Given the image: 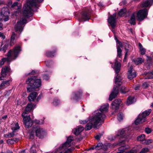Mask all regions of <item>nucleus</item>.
<instances>
[{"instance_id":"f257e3e1","label":"nucleus","mask_w":153,"mask_h":153,"mask_svg":"<svg viewBox=\"0 0 153 153\" xmlns=\"http://www.w3.org/2000/svg\"><path fill=\"white\" fill-rule=\"evenodd\" d=\"M108 106H101L99 110L94 112L93 116L90 117L88 121L80 120L79 122L81 124H84L88 123L86 125L85 129L86 130H90L93 127L97 128V125L102 123L105 117L104 113L106 112L108 109Z\"/></svg>"},{"instance_id":"f03ea898","label":"nucleus","mask_w":153,"mask_h":153,"mask_svg":"<svg viewBox=\"0 0 153 153\" xmlns=\"http://www.w3.org/2000/svg\"><path fill=\"white\" fill-rule=\"evenodd\" d=\"M43 0H27L26 3L23 7L24 16L29 17L31 16L33 13L32 7H36L38 4L42 2Z\"/></svg>"},{"instance_id":"7ed1b4c3","label":"nucleus","mask_w":153,"mask_h":153,"mask_svg":"<svg viewBox=\"0 0 153 153\" xmlns=\"http://www.w3.org/2000/svg\"><path fill=\"white\" fill-rule=\"evenodd\" d=\"M26 82L27 84L29 85L27 87V91L28 92L39 90V88L41 85L40 79L35 76L29 77Z\"/></svg>"},{"instance_id":"20e7f679","label":"nucleus","mask_w":153,"mask_h":153,"mask_svg":"<svg viewBox=\"0 0 153 153\" xmlns=\"http://www.w3.org/2000/svg\"><path fill=\"white\" fill-rule=\"evenodd\" d=\"M21 51V47L20 46H16L13 51L11 50L9 51L7 53V57L2 58L0 62V65H3L4 63L7 61L8 62L15 59L18 56L19 53Z\"/></svg>"},{"instance_id":"39448f33","label":"nucleus","mask_w":153,"mask_h":153,"mask_svg":"<svg viewBox=\"0 0 153 153\" xmlns=\"http://www.w3.org/2000/svg\"><path fill=\"white\" fill-rule=\"evenodd\" d=\"M73 137L69 136L67 139V141L63 144L60 145L59 147L56 149L54 151V153H71L73 150V149H67L72 146L71 142L73 140Z\"/></svg>"},{"instance_id":"423d86ee","label":"nucleus","mask_w":153,"mask_h":153,"mask_svg":"<svg viewBox=\"0 0 153 153\" xmlns=\"http://www.w3.org/2000/svg\"><path fill=\"white\" fill-rule=\"evenodd\" d=\"M120 64L119 62L116 61L114 67L113 68L115 70L117 76L115 79V82L116 84L118 85V86L121 85L122 84L121 79L120 78V76L118 74V73L120 71Z\"/></svg>"},{"instance_id":"0eeeda50","label":"nucleus","mask_w":153,"mask_h":153,"mask_svg":"<svg viewBox=\"0 0 153 153\" xmlns=\"http://www.w3.org/2000/svg\"><path fill=\"white\" fill-rule=\"evenodd\" d=\"M22 116L25 126L28 128L30 127L32 125L33 122L31 119L30 115H27L26 113L23 112L22 114Z\"/></svg>"},{"instance_id":"6e6552de","label":"nucleus","mask_w":153,"mask_h":153,"mask_svg":"<svg viewBox=\"0 0 153 153\" xmlns=\"http://www.w3.org/2000/svg\"><path fill=\"white\" fill-rule=\"evenodd\" d=\"M0 13L2 19L4 21L6 22L9 20V15L10 14V13L7 7H5L2 8L0 12Z\"/></svg>"},{"instance_id":"1a4fd4ad","label":"nucleus","mask_w":153,"mask_h":153,"mask_svg":"<svg viewBox=\"0 0 153 153\" xmlns=\"http://www.w3.org/2000/svg\"><path fill=\"white\" fill-rule=\"evenodd\" d=\"M148 10L146 9L140 10L137 13V17L140 21L143 20L147 16Z\"/></svg>"},{"instance_id":"9d476101","label":"nucleus","mask_w":153,"mask_h":153,"mask_svg":"<svg viewBox=\"0 0 153 153\" xmlns=\"http://www.w3.org/2000/svg\"><path fill=\"white\" fill-rule=\"evenodd\" d=\"M26 23V20L25 18L21 19L20 20L17 22V24L15 26L16 30L21 32L23 29V25Z\"/></svg>"},{"instance_id":"9b49d317","label":"nucleus","mask_w":153,"mask_h":153,"mask_svg":"<svg viewBox=\"0 0 153 153\" xmlns=\"http://www.w3.org/2000/svg\"><path fill=\"white\" fill-rule=\"evenodd\" d=\"M33 130L35 131L36 135L40 138H42L46 134L45 131L39 126L35 127Z\"/></svg>"},{"instance_id":"f8f14e48","label":"nucleus","mask_w":153,"mask_h":153,"mask_svg":"<svg viewBox=\"0 0 153 153\" xmlns=\"http://www.w3.org/2000/svg\"><path fill=\"white\" fill-rule=\"evenodd\" d=\"M19 127L17 123H14L13 124L11 125V129L13 131V132L11 133H9L8 136L9 137H15L16 135V134H15L14 132H16L17 129H19Z\"/></svg>"},{"instance_id":"ddd939ff","label":"nucleus","mask_w":153,"mask_h":153,"mask_svg":"<svg viewBox=\"0 0 153 153\" xmlns=\"http://www.w3.org/2000/svg\"><path fill=\"white\" fill-rule=\"evenodd\" d=\"M139 150V149L137 148H135L132 149L131 150L128 151L126 153H137ZM149 150L148 148L145 147L142 149L141 151L138 153H146L149 152Z\"/></svg>"},{"instance_id":"4468645a","label":"nucleus","mask_w":153,"mask_h":153,"mask_svg":"<svg viewBox=\"0 0 153 153\" xmlns=\"http://www.w3.org/2000/svg\"><path fill=\"white\" fill-rule=\"evenodd\" d=\"M116 13H114L108 19V22L110 24L113 29H114L116 26Z\"/></svg>"},{"instance_id":"2eb2a0df","label":"nucleus","mask_w":153,"mask_h":153,"mask_svg":"<svg viewBox=\"0 0 153 153\" xmlns=\"http://www.w3.org/2000/svg\"><path fill=\"white\" fill-rule=\"evenodd\" d=\"M119 92L118 87L117 86H114L113 90L109 95V100L111 101L117 95Z\"/></svg>"},{"instance_id":"dca6fc26","label":"nucleus","mask_w":153,"mask_h":153,"mask_svg":"<svg viewBox=\"0 0 153 153\" xmlns=\"http://www.w3.org/2000/svg\"><path fill=\"white\" fill-rule=\"evenodd\" d=\"M137 74L136 71L133 69V67L131 66L128 69V78L130 80L132 79L136 76Z\"/></svg>"},{"instance_id":"f3484780","label":"nucleus","mask_w":153,"mask_h":153,"mask_svg":"<svg viewBox=\"0 0 153 153\" xmlns=\"http://www.w3.org/2000/svg\"><path fill=\"white\" fill-rule=\"evenodd\" d=\"M128 130V129L127 128L119 130L116 133V136L120 137H123L125 134H127Z\"/></svg>"},{"instance_id":"a211bd4d","label":"nucleus","mask_w":153,"mask_h":153,"mask_svg":"<svg viewBox=\"0 0 153 153\" xmlns=\"http://www.w3.org/2000/svg\"><path fill=\"white\" fill-rule=\"evenodd\" d=\"M10 68L7 67L5 66L2 68L1 71V76L0 77V80H3L7 74L10 71Z\"/></svg>"},{"instance_id":"6ab92c4d","label":"nucleus","mask_w":153,"mask_h":153,"mask_svg":"<svg viewBox=\"0 0 153 153\" xmlns=\"http://www.w3.org/2000/svg\"><path fill=\"white\" fill-rule=\"evenodd\" d=\"M146 120V117H144L141 114H140L138 118L134 121V123L136 125H138L145 122Z\"/></svg>"},{"instance_id":"aec40b11","label":"nucleus","mask_w":153,"mask_h":153,"mask_svg":"<svg viewBox=\"0 0 153 153\" xmlns=\"http://www.w3.org/2000/svg\"><path fill=\"white\" fill-rule=\"evenodd\" d=\"M84 128L81 126H77L73 130L74 134L76 135H79L83 130Z\"/></svg>"},{"instance_id":"412c9836","label":"nucleus","mask_w":153,"mask_h":153,"mask_svg":"<svg viewBox=\"0 0 153 153\" xmlns=\"http://www.w3.org/2000/svg\"><path fill=\"white\" fill-rule=\"evenodd\" d=\"M11 81L12 80L11 79L3 81L0 85V89H4L6 87L8 86Z\"/></svg>"},{"instance_id":"4be33fe9","label":"nucleus","mask_w":153,"mask_h":153,"mask_svg":"<svg viewBox=\"0 0 153 153\" xmlns=\"http://www.w3.org/2000/svg\"><path fill=\"white\" fill-rule=\"evenodd\" d=\"M115 39L116 40H117V42H118V43L119 45H117V54L118 56L119 57H120L122 56V50L121 49V48H122L123 47V45H122V43L121 42H120L118 40H117V38H115Z\"/></svg>"},{"instance_id":"5701e85b","label":"nucleus","mask_w":153,"mask_h":153,"mask_svg":"<svg viewBox=\"0 0 153 153\" xmlns=\"http://www.w3.org/2000/svg\"><path fill=\"white\" fill-rule=\"evenodd\" d=\"M38 94L36 92H32L28 96V100L30 102L33 101L36 97Z\"/></svg>"},{"instance_id":"b1692460","label":"nucleus","mask_w":153,"mask_h":153,"mask_svg":"<svg viewBox=\"0 0 153 153\" xmlns=\"http://www.w3.org/2000/svg\"><path fill=\"white\" fill-rule=\"evenodd\" d=\"M153 3V0H147L143 2L142 4L143 7H150Z\"/></svg>"},{"instance_id":"393cba45","label":"nucleus","mask_w":153,"mask_h":153,"mask_svg":"<svg viewBox=\"0 0 153 153\" xmlns=\"http://www.w3.org/2000/svg\"><path fill=\"white\" fill-rule=\"evenodd\" d=\"M136 101V99L134 97L129 96L127 100V104L128 105L132 104Z\"/></svg>"},{"instance_id":"a878e982","label":"nucleus","mask_w":153,"mask_h":153,"mask_svg":"<svg viewBox=\"0 0 153 153\" xmlns=\"http://www.w3.org/2000/svg\"><path fill=\"white\" fill-rule=\"evenodd\" d=\"M82 18L84 21L88 20L90 19V15L89 13L83 12L82 14Z\"/></svg>"},{"instance_id":"bb28decb","label":"nucleus","mask_w":153,"mask_h":153,"mask_svg":"<svg viewBox=\"0 0 153 153\" xmlns=\"http://www.w3.org/2000/svg\"><path fill=\"white\" fill-rule=\"evenodd\" d=\"M82 93V92H78L77 94L73 93L72 94V98L71 99L74 100L75 101H76L80 97V95Z\"/></svg>"},{"instance_id":"cd10ccee","label":"nucleus","mask_w":153,"mask_h":153,"mask_svg":"<svg viewBox=\"0 0 153 153\" xmlns=\"http://www.w3.org/2000/svg\"><path fill=\"white\" fill-rule=\"evenodd\" d=\"M19 139L18 137H15L13 139H8L7 140V142L9 144H13L18 142Z\"/></svg>"},{"instance_id":"c85d7f7f","label":"nucleus","mask_w":153,"mask_h":153,"mask_svg":"<svg viewBox=\"0 0 153 153\" xmlns=\"http://www.w3.org/2000/svg\"><path fill=\"white\" fill-rule=\"evenodd\" d=\"M34 108L33 106H27L25 108V111L24 112L26 113V115H27L28 113L33 110Z\"/></svg>"},{"instance_id":"c756f323","label":"nucleus","mask_w":153,"mask_h":153,"mask_svg":"<svg viewBox=\"0 0 153 153\" xmlns=\"http://www.w3.org/2000/svg\"><path fill=\"white\" fill-rule=\"evenodd\" d=\"M129 22L131 24L135 25V15L133 14L131 15L130 20L129 21Z\"/></svg>"},{"instance_id":"7c9ffc66","label":"nucleus","mask_w":153,"mask_h":153,"mask_svg":"<svg viewBox=\"0 0 153 153\" xmlns=\"http://www.w3.org/2000/svg\"><path fill=\"white\" fill-rule=\"evenodd\" d=\"M15 34L14 32L12 33V36L11 37V41L10 42V44L12 45L16 42V40L15 39Z\"/></svg>"},{"instance_id":"2f4dec72","label":"nucleus","mask_w":153,"mask_h":153,"mask_svg":"<svg viewBox=\"0 0 153 153\" xmlns=\"http://www.w3.org/2000/svg\"><path fill=\"white\" fill-rule=\"evenodd\" d=\"M139 48L142 55H144L146 52V49L143 47L140 43L139 44Z\"/></svg>"},{"instance_id":"473e14b6","label":"nucleus","mask_w":153,"mask_h":153,"mask_svg":"<svg viewBox=\"0 0 153 153\" xmlns=\"http://www.w3.org/2000/svg\"><path fill=\"white\" fill-rule=\"evenodd\" d=\"M151 111L152 110L151 109H149L143 112L141 114L144 117H146V116L149 114Z\"/></svg>"},{"instance_id":"72a5a7b5","label":"nucleus","mask_w":153,"mask_h":153,"mask_svg":"<svg viewBox=\"0 0 153 153\" xmlns=\"http://www.w3.org/2000/svg\"><path fill=\"white\" fill-rule=\"evenodd\" d=\"M133 61L134 63L137 65L144 62V60L141 58H138L136 59L133 60Z\"/></svg>"},{"instance_id":"f704fd0d","label":"nucleus","mask_w":153,"mask_h":153,"mask_svg":"<svg viewBox=\"0 0 153 153\" xmlns=\"http://www.w3.org/2000/svg\"><path fill=\"white\" fill-rule=\"evenodd\" d=\"M145 135L144 134H141L137 137V140L140 141H144L145 140Z\"/></svg>"},{"instance_id":"c9c22d12","label":"nucleus","mask_w":153,"mask_h":153,"mask_svg":"<svg viewBox=\"0 0 153 153\" xmlns=\"http://www.w3.org/2000/svg\"><path fill=\"white\" fill-rule=\"evenodd\" d=\"M121 101L120 99H117L115 100L113 102L111 105H122L121 104Z\"/></svg>"},{"instance_id":"e433bc0d","label":"nucleus","mask_w":153,"mask_h":153,"mask_svg":"<svg viewBox=\"0 0 153 153\" xmlns=\"http://www.w3.org/2000/svg\"><path fill=\"white\" fill-rule=\"evenodd\" d=\"M147 77L145 78V79H151L153 78V72H152L147 73L146 75Z\"/></svg>"},{"instance_id":"4c0bfd02","label":"nucleus","mask_w":153,"mask_h":153,"mask_svg":"<svg viewBox=\"0 0 153 153\" xmlns=\"http://www.w3.org/2000/svg\"><path fill=\"white\" fill-rule=\"evenodd\" d=\"M126 11V10L125 8L122 9L119 11L118 14L120 16H122L125 13Z\"/></svg>"},{"instance_id":"58836bf2","label":"nucleus","mask_w":153,"mask_h":153,"mask_svg":"<svg viewBox=\"0 0 153 153\" xmlns=\"http://www.w3.org/2000/svg\"><path fill=\"white\" fill-rule=\"evenodd\" d=\"M117 118L118 120L120 121L122 120L123 119V114L121 113H120L117 116Z\"/></svg>"},{"instance_id":"ea45409f","label":"nucleus","mask_w":153,"mask_h":153,"mask_svg":"<svg viewBox=\"0 0 153 153\" xmlns=\"http://www.w3.org/2000/svg\"><path fill=\"white\" fill-rule=\"evenodd\" d=\"M120 91L122 93H126L128 91V90L125 87L122 86L120 89Z\"/></svg>"},{"instance_id":"a19ab883","label":"nucleus","mask_w":153,"mask_h":153,"mask_svg":"<svg viewBox=\"0 0 153 153\" xmlns=\"http://www.w3.org/2000/svg\"><path fill=\"white\" fill-rule=\"evenodd\" d=\"M102 143H98L95 147V149L99 150L102 148Z\"/></svg>"},{"instance_id":"79ce46f5","label":"nucleus","mask_w":153,"mask_h":153,"mask_svg":"<svg viewBox=\"0 0 153 153\" xmlns=\"http://www.w3.org/2000/svg\"><path fill=\"white\" fill-rule=\"evenodd\" d=\"M153 140L152 139H150L148 140L145 139L143 143L146 144H149L151 143L152 142Z\"/></svg>"},{"instance_id":"37998d69","label":"nucleus","mask_w":153,"mask_h":153,"mask_svg":"<svg viewBox=\"0 0 153 153\" xmlns=\"http://www.w3.org/2000/svg\"><path fill=\"white\" fill-rule=\"evenodd\" d=\"M35 122L37 124H43L44 123V121L42 120H35Z\"/></svg>"},{"instance_id":"c03bdc74","label":"nucleus","mask_w":153,"mask_h":153,"mask_svg":"<svg viewBox=\"0 0 153 153\" xmlns=\"http://www.w3.org/2000/svg\"><path fill=\"white\" fill-rule=\"evenodd\" d=\"M46 55L48 57H52L54 56L53 53L49 51L46 52Z\"/></svg>"},{"instance_id":"a18cd8bd","label":"nucleus","mask_w":153,"mask_h":153,"mask_svg":"<svg viewBox=\"0 0 153 153\" xmlns=\"http://www.w3.org/2000/svg\"><path fill=\"white\" fill-rule=\"evenodd\" d=\"M149 86V84L147 82H144L142 86V88L143 89H146Z\"/></svg>"},{"instance_id":"49530a36","label":"nucleus","mask_w":153,"mask_h":153,"mask_svg":"<svg viewBox=\"0 0 153 153\" xmlns=\"http://www.w3.org/2000/svg\"><path fill=\"white\" fill-rule=\"evenodd\" d=\"M60 101L59 100L57 99H55L54 100L53 102V104L55 105H57L59 104Z\"/></svg>"},{"instance_id":"de8ad7c7","label":"nucleus","mask_w":153,"mask_h":153,"mask_svg":"<svg viewBox=\"0 0 153 153\" xmlns=\"http://www.w3.org/2000/svg\"><path fill=\"white\" fill-rule=\"evenodd\" d=\"M115 138L116 137L112 135H110L108 137V139L111 140H114Z\"/></svg>"},{"instance_id":"09e8293b","label":"nucleus","mask_w":153,"mask_h":153,"mask_svg":"<svg viewBox=\"0 0 153 153\" xmlns=\"http://www.w3.org/2000/svg\"><path fill=\"white\" fill-rule=\"evenodd\" d=\"M7 47L8 46L5 45H4L3 48H1V50L3 51L4 52H5L6 51Z\"/></svg>"},{"instance_id":"8fccbe9b","label":"nucleus","mask_w":153,"mask_h":153,"mask_svg":"<svg viewBox=\"0 0 153 153\" xmlns=\"http://www.w3.org/2000/svg\"><path fill=\"white\" fill-rule=\"evenodd\" d=\"M102 134H100L98 135H97L95 137V138L97 140H99L100 139V137L102 135Z\"/></svg>"},{"instance_id":"3c124183","label":"nucleus","mask_w":153,"mask_h":153,"mask_svg":"<svg viewBox=\"0 0 153 153\" xmlns=\"http://www.w3.org/2000/svg\"><path fill=\"white\" fill-rule=\"evenodd\" d=\"M145 132L147 134H149L151 132V130L149 128H146L145 129Z\"/></svg>"},{"instance_id":"603ef678","label":"nucleus","mask_w":153,"mask_h":153,"mask_svg":"<svg viewBox=\"0 0 153 153\" xmlns=\"http://www.w3.org/2000/svg\"><path fill=\"white\" fill-rule=\"evenodd\" d=\"M43 79L46 80H47L49 79V77L46 75H44L43 76Z\"/></svg>"},{"instance_id":"864d4df0","label":"nucleus","mask_w":153,"mask_h":153,"mask_svg":"<svg viewBox=\"0 0 153 153\" xmlns=\"http://www.w3.org/2000/svg\"><path fill=\"white\" fill-rule=\"evenodd\" d=\"M140 86L139 85H136L135 87V90H139L140 88Z\"/></svg>"},{"instance_id":"5fc2aeb1","label":"nucleus","mask_w":153,"mask_h":153,"mask_svg":"<svg viewBox=\"0 0 153 153\" xmlns=\"http://www.w3.org/2000/svg\"><path fill=\"white\" fill-rule=\"evenodd\" d=\"M128 49L127 50H126V53L125 54V57H124V62H125L126 61V57L127 55V53L128 52Z\"/></svg>"},{"instance_id":"6e6d98bb","label":"nucleus","mask_w":153,"mask_h":153,"mask_svg":"<svg viewBox=\"0 0 153 153\" xmlns=\"http://www.w3.org/2000/svg\"><path fill=\"white\" fill-rule=\"evenodd\" d=\"M0 37L3 39L5 38V36L1 32H0Z\"/></svg>"},{"instance_id":"4d7b16f0","label":"nucleus","mask_w":153,"mask_h":153,"mask_svg":"<svg viewBox=\"0 0 153 153\" xmlns=\"http://www.w3.org/2000/svg\"><path fill=\"white\" fill-rule=\"evenodd\" d=\"M33 146H32L31 148V153H36V150H33L32 149Z\"/></svg>"},{"instance_id":"13d9d810","label":"nucleus","mask_w":153,"mask_h":153,"mask_svg":"<svg viewBox=\"0 0 153 153\" xmlns=\"http://www.w3.org/2000/svg\"><path fill=\"white\" fill-rule=\"evenodd\" d=\"M18 2H14L12 5V7H14L16 6H17L18 4Z\"/></svg>"},{"instance_id":"bf43d9fd","label":"nucleus","mask_w":153,"mask_h":153,"mask_svg":"<svg viewBox=\"0 0 153 153\" xmlns=\"http://www.w3.org/2000/svg\"><path fill=\"white\" fill-rule=\"evenodd\" d=\"M113 106V108H115V111H116L117 109H118L119 108V106L114 105V106Z\"/></svg>"},{"instance_id":"052dcab7","label":"nucleus","mask_w":153,"mask_h":153,"mask_svg":"<svg viewBox=\"0 0 153 153\" xmlns=\"http://www.w3.org/2000/svg\"><path fill=\"white\" fill-rule=\"evenodd\" d=\"M117 145V144L115 143V144H114L112 145L111 146L110 145V144H109L108 146H111V147H114V146H116Z\"/></svg>"},{"instance_id":"680f3d73","label":"nucleus","mask_w":153,"mask_h":153,"mask_svg":"<svg viewBox=\"0 0 153 153\" xmlns=\"http://www.w3.org/2000/svg\"><path fill=\"white\" fill-rule=\"evenodd\" d=\"M35 72L34 71H32L31 73L29 74V75H34L35 74Z\"/></svg>"},{"instance_id":"e2e57ef3","label":"nucleus","mask_w":153,"mask_h":153,"mask_svg":"<svg viewBox=\"0 0 153 153\" xmlns=\"http://www.w3.org/2000/svg\"><path fill=\"white\" fill-rule=\"evenodd\" d=\"M2 24L1 23H0V30L2 29Z\"/></svg>"},{"instance_id":"0e129e2a","label":"nucleus","mask_w":153,"mask_h":153,"mask_svg":"<svg viewBox=\"0 0 153 153\" xmlns=\"http://www.w3.org/2000/svg\"><path fill=\"white\" fill-rule=\"evenodd\" d=\"M7 116L5 115L4 116H3L2 117V119H5L7 118Z\"/></svg>"},{"instance_id":"69168bd1","label":"nucleus","mask_w":153,"mask_h":153,"mask_svg":"<svg viewBox=\"0 0 153 153\" xmlns=\"http://www.w3.org/2000/svg\"><path fill=\"white\" fill-rule=\"evenodd\" d=\"M19 153H25V150H22L19 152Z\"/></svg>"},{"instance_id":"338daca9","label":"nucleus","mask_w":153,"mask_h":153,"mask_svg":"<svg viewBox=\"0 0 153 153\" xmlns=\"http://www.w3.org/2000/svg\"><path fill=\"white\" fill-rule=\"evenodd\" d=\"M124 143V141H123L122 142H121V143H119V144L120 146H121V145H122V144H123Z\"/></svg>"},{"instance_id":"774afa93","label":"nucleus","mask_w":153,"mask_h":153,"mask_svg":"<svg viewBox=\"0 0 153 153\" xmlns=\"http://www.w3.org/2000/svg\"><path fill=\"white\" fill-rule=\"evenodd\" d=\"M40 99V97L39 96H38L37 99V101H38Z\"/></svg>"}]
</instances>
